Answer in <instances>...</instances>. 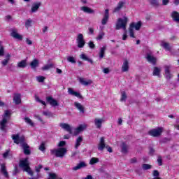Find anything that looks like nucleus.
<instances>
[{"label": "nucleus", "mask_w": 179, "mask_h": 179, "mask_svg": "<svg viewBox=\"0 0 179 179\" xmlns=\"http://www.w3.org/2000/svg\"><path fill=\"white\" fill-rule=\"evenodd\" d=\"M12 138L14 141V143H16L17 145H19V143L21 145V147L24 150V154L27 156H29L31 155V152L30 151V146L27 145V143H24V136H19V134L17 135H13Z\"/></svg>", "instance_id": "obj_1"}, {"label": "nucleus", "mask_w": 179, "mask_h": 179, "mask_svg": "<svg viewBox=\"0 0 179 179\" xmlns=\"http://www.w3.org/2000/svg\"><path fill=\"white\" fill-rule=\"evenodd\" d=\"M19 166L21 169H22V170H24V171H26L27 173H28V174H29V176L33 177V171H31V169H30L29 158L27 157L24 159L20 161Z\"/></svg>", "instance_id": "obj_2"}, {"label": "nucleus", "mask_w": 179, "mask_h": 179, "mask_svg": "<svg viewBox=\"0 0 179 179\" xmlns=\"http://www.w3.org/2000/svg\"><path fill=\"white\" fill-rule=\"evenodd\" d=\"M10 117L9 110H6L3 115V119L0 121V129L3 132H6V124H8V118Z\"/></svg>", "instance_id": "obj_3"}, {"label": "nucleus", "mask_w": 179, "mask_h": 179, "mask_svg": "<svg viewBox=\"0 0 179 179\" xmlns=\"http://www.w3.org/2000/svg\"><path fill=\"white\" fill-rule=\"evenodd\" d=\"M127 23H128V17H123V18H118L117 22L116 23L115 29L120 30V29H122V30H124L125 31L127 30Z\"/></svg>", "instance_id": "obj_4"}, {"label": "nucleus", "mask_w": 179, "mask_h": 179, "mask_svg": "<svg viewBox=\"0 0 179 179\" xmlns=\"http://www.w3.org/2000/svg\"><path fill=\"white\" fill-rule=\"evenodd\" d=\"M67 150L65 148L51 150V155H55L56 157H64L66 155Z\"/></svg>", "instance_id": "obj_5"}, {"label": "nucleus", "mask_w": 179, "mask_h": 179, "mask_svg": "<svg viewBox=\"0 0 179 179\" xmlns=\"http://www.w3.org/2000/svg\"><path fill=\"white\" fill-rule=\"evenodd\" d=\"M149 135L150 136H153L154 138H158V136H161L162 134H163V128L158 127L156 129H152L148 131Z\"/></svg>", "instance_id": "obj_6"}, {"label": "nucleus", "mask_w": 179, "mask_h": 179, "mask_svg": "<svg viewBox=\"0 0 179 179\" xmlns=\"http://www.w3.org/2000/svg\"><path fill=\"white\" fill-rule=\"evenodd\" d=\"M145 59H147L148 62L152 64V65H156L157 62V58L153 56V52H148L146 53Z\"/></svg>", "instance_id": "obj_7"}, {"label": "nucleus", "mask_w": 179, "mask_h": 179, "mask_svg": "<svg viewBox=\"0 0 179 179\" xmlns=\"http://www.w3.org/2000/svg\"><path fill=\"white\" fill-rule=\"evenodd\" d=\"M164 77L166 78V80H170L173 78V74H171V72L170 70L171 69V65H166L164 66Z\"/></svg>", "instance_id": "obj_8"}, {"label": "nucleus", "mask_w": 179, "mask_h": 179, "mask_svg": "<svg viewBox=\"0 0 179 179\" xmlns=\"http://www.w3.org/2000/svg\"><path fill=\"white\" fill-rule=\"evenodd\" d=\"M76 41H77L78 48H83V47H85V44H86V42L83 38V34H79L78 35Z\"/></svg>", "instance_id": "obj_9"}, {"label": "nucleus", "mask_w": 179, "mask_h": 179, "mask_svg": "<svg viewBox=\"0 0 179 179\" xmlns=\"http://www.w3.org/2000/svg\"><path fill=\"white\" fill-rule=\"evenodd\" d=\"M68 93L70 94V96H74L75 97H77L78 99H80L81 100H83V96L80 94V92H78L73 89L69 87L68 88Z\"/></svg>", "instance_id": "obj_10"}, {"label": "nucleus", "mask_w": 179, "mask_h": 179, "mask_svg": "<svg viewBox=\"0 0 179 179\" xmlns=\"http://www.w3.org/2000/svg\"><path fill=\"white\" fill-rule=\"evenodd\" d=\"M87 128V125L86 124H80L76 129H75L74 135H79L80 132H83V131Z\"/></svg>", "instance_id": "obj_11"}, {"label": "nucleus", "mask_w": 179, "mask_h": 179, "mask_svg": "<svg viewBox=\"0 0 179 179\" xmlns=\"http://www.w3.org/2000/svg\"><path fill=\"white\" fill-rule=\"evenodd\" d=\"M46 101L52 106V107H57V106H59L58 101L57 100L54 99L52 96H47L46 97Z\"/></svg>", "instance_id": "obj_12"}, {"label": "nucleus", "mask_w": 179, "mask_h": 179, "mask_svg": "<svg viewBox=\"0 0 179 179\" xmlns=\"http://www.w3.org/2000/svg\"><path fill=\"white\" fill-rule=\"evenodd\" d=\"M108 12H109L108 9L105 10L103 18L101 20V24H103V26L107 24V22H108V19L110 17V14Z\"/></svg>", "instance_id": "obj_13"}, {"label": "nucleus", "mask_w": 179, "mask_h": 179, "mask_svg": "<svg viewBox=\"0 0 179 179\" xmlns=\"http://www.w3.org/2000/svg\"><path fill=\"white\" fill-rule=\"evenodd\" d=\"M59 127H61V128H62V129H64L65 131L69 132V134H70L71 135L72 127H71V125H69V124H66V123H61L59 124Z\"/></svg>", "instance_id": "obj_14"}, {"label": "nucleus", "mask_w": 179, "mask_h": 179, "mask_svg": "<svg viewBox=\"0 0 179 179\" xmlns=\"http://www.w3.org/2000/svg\"><path fill=\"white\" fill-rule=\"evenodd\" d=\"M10 36L11 37H13V38H16L17 40H23V36L17 33V31H16V29L11 30Z\"/></svg>", "instance_id": "obj_15"}, {"label": "nucleus", "mask_w": 179, "mask_h": 179, "mask_svg": "<svg viewBox=\"0 0 179 179\" xmlns=\"http://www.w3.org/2000/svg\"><path fill=\"white\" fill-rule=\"evenodd\" d=\"M74 106L78 110L80 114H85V106L79 102H74Z\"/></svg>", "instance_id": "obj_16"}, {"label": "nucleus", "mask_w": 179, "mask_h": 179, "mask_svg": "<svg viewBox=\"0 0 179 179\" xmlns=\"http://www.w3.org/2000/svg\"><path fill=\"white\" fill-rule=\"evenodd\" d=\"M105 148H106V141L104 140V137H101L100 138L99 143L98 144V150H101V152H102V150H104Z\"/></svg>", "instance_id": "obj_17"}, {"label": "nucleus", "mask_w": 179, "mask_h": 179, "mask_svg": "<svg viewBox=\"0 0 179 179\" xmlns=\"http://www.w3.org/2000/svg\"><path fill=\"white\" fill-rule=\"evenodd\" d=\"M124 5H125V2L119 1L117 6L113 10V13H117V12H120L124 8Z\"/></svg>", "instance_id": "obj_18"}, {"label": "nucleus", "mask_w": 179, "mask_h": 179, "mask_svg": "<svg viewBox=\"0 0 179 179\" xmlns=\"http://www.w3.org/2000/svg\"><path fill=\"white\" fill-rule=\"evenodd\" d=\"M13 101L17 106L20 104V103H22V95H20V94H15Z\"/></svg>", "instance_id": "obj_19"}, {"label": "nucleus", "mask_w": 179, "mask_h": 179, "mask_svg": "<svg viewBox=\"0 0 179 179\" xmlns=\"http://www.w3.org/2000/svg\"><path fill=\"white\" fill-rule=\"evenodd\" d=\"M171 16L173 20L176 23H179V13L177 11H173L171 14Z\"/></svg>", "instance_id": "obj_20"}, {"label": "nucleus", "mask_w": 179, "mask_h": 179, "mask_svg": "<svg viewBox=\"0 0 179 179\" xmlns=\"http://www.w3.org/2000/svg\"><path fill=\"white\" fill-rule=\"evenodd\" d=\"M41 6V2L35 3L32 5L31 8V13H34L38 10V8Z\"/></svg>", "instance_id": "obj_21"}, {"label": "nucleus", "mask_w": 179, "mask_h": 179, "mask_svg": "<svg viewBox=\"0 0 179 179\" xmlns=\"http://www.w3.org/2000/svg\"><path fill=\"white\" fill-rule=\"evenodd\" d=\"M79 82L83 85V86H89L90 85H92L93 83V81L92 80H85V78H80Z\"/></svg>", "instance_id": "obj_22"}, {"label": "nucleus", "mask_w": 179, "mask_h": 179, "mask_svg": "<svg viewBox=\"0 0 179 179\" xmlns=\"http://www.w3.org/2000/svg\"><path fill=\"white\" fill-rule=\"evenodd\" d=\"M103 122H104V119L96 118L94 120V125L98 129H100V128H101Z\"/></svg>", "instance_id": "obj_23"}, {"label": "nucleus", "mask_w": 179, "mask_h": 179, "mask_svg": "<svg viewBox=\"0 0 179 179\" xmlns=\"http://www.w3.org/2000/svg\"><path fill=\"white\" fill-rule=\"evenodd\" d=\"M86 167V163L85 162H81L77 164V166L73 167L72 170L76 171L77 170H80V169H83Z\"/></svg>", "instance_id": "obj_24"}, {"label": "nucleus", "mask_w": 179, "mask_h": 179, "mask_svg": "<svg viewBox=\"0 0 179 179\" xmlns=\"http://www.w3.org/2000/svg\"><path fill=\"white\" fill-rule=\"evenodd\" d=\"M80 10L84 12V13H90V14L94 13V10H93L87 6L80 7Z\"/></svg>", "instance_id": "obj_25"}, {"label": "nucleus", "mask_w": 179, "mask_h": 179, "mask_svg": "<svg viewBox=\"0 0 179 179\" xmlns=\"http://www.w3.org/2000/svg\"><path fill=\"white\" fill-rule=\"evenodd\" d=\"M129 69V63L128 60H124L122 66V72H128Z\"/></svg>", "instance_id": "obj_26"}, {"label": "nucleus", "mask_w": 179, "mask_h": 179, "mask_svg": "<svg viewBox=\"0 0 179 179\" xmlns=\"http://www.w3.org/2000/svg\"><path fill=\"white\" fill-rule=\"evenodd\" d=\"M130 26H133V30L134 29L136 30H140L141 27H142V22L141 21L138 22L137 23L132 22Z\"/></svg>", "instance_id": "obj_27"}, {"label": "nucleus", "mask_w": 179, "mask_h": 179, "mask_svg": "<svg viewBox=\"0 0 179 179\" xmlns=\"http://www.w3.org/2000/svg\"><path fill=\"white\" fill-rule=\"evenodd\" d=\"M161 47H163L167 51H171V47H170V44L169 43H166L164 41L161 42Z\"/></svg>", "instance_id": "obj_28"}, {"label": "nucleus", "mask_w": 179, "mask_h": 179, "mask_svg": "<svg viewBox=\"0 0 179 179\" xmlns=\"http://www.w3.org/2000/svg\"><path fill=\"white\" fill-rule=\"evenodd\" d=\"M30 66L32 69H36L38 66V60L34 59L31 63Z\"/></svg>", "instance_id": "obj_29"}, {"label": "nucleus", "mask_w": 179, "mask_h": 179, "mask_svg": "<svg viewBox=\"0 0 179 179\" xmlns=\"http://www.w3.org/2000/svg\"><path fill=\"white\" fill-rule=\"evenodd\" d=\"M1 173L5 176V177L8 178V177H9V175L8 174V171H6V166H5V164H1Z\"/></svg>", "instance_id": "obj_30"}, {"label": "nucleus", "mask_w": 179, "mask_h": 179, "mask_svg": "<svg viewBox=\"0 0 179 179\" xmlns=\"http://www.w3.org/2000/svg\"><path fill=\"white\" fill-rule=\"evenodd\" d=\"M80 58L81 59H83L84 61H87L90 64H93V60L92 59L87 57V56H86V55H85V53L81 54L80 56Z\"/></svg>", "instance_id": "obj_31"}, {"label": "nucleus", "mask_w": 179, "mask_h": 179, "mask_svg": "<svg viewBox=\"0 0 179 179\" xmlns=\"http://www.w3.org/2000/svg\"><path fill=\"white\" fill-rule=\"evenodd\" d=\"M160 72H162V70L159 67H154L152 73L154 76H158V78H160Z\"/></svg>", "instance_id": "obj_32"}, {"label": "nucleus", "mask_w": 179, "mask_h": 179, "mask_svg": "<svg viewBox=\"0 0 179 179\" xmlns=\"http://www.w3.org/2000/svg\"><path fill=\"white\" fill-rule=\"evenodd\" d=\"M83 141V138H82L81 136H79L76 141V145H75V148L78 149L80 146V143H82Z\"/></svg>", "instance_id": "obj_33"}, {"label": "nucleus", "mask_w": 179, "mask_h": 179, "mask_svg": "<svg viewBox=\"0 0 179 179\" xmlns=\"http://www.w3.org/2000/svg\"><path fill=\"white\" fill-rule=\"evenodd\" d=\"M150 5L154 6L155 8H159L160 6V3H159V0H149Z\"/></svg>", "instance_id": "obj_34"}, {"label": "nucleus", "mask_w": 179, "mask_h": 179, "mask_svg": "<svg viewBox=\"0 0 179 179\" xmlns=\"http://www.w3.org/2000/svg\"><path fill=\"white\" fill-rule=\"evenodd\" d=\"M26 66H27V62L26 60H22L17 64L18 68H26Z\"/></svg>", "instance_id": "obj_35"}, {"label": "nucleus", "mask_w": 179, "mask_h": 179, "mask_svg": "<svg viewBox=\"0 0 179 179\" xmlns=\"http://www.w3.org/2000/svg\"><path fill=\"white\" fill-rule=\"evenodd\" d=\"M121 148H122V150H121L122 153H124V154L128 153V145H127V144H125L124 143H122Z\"/></svg>", "instance_id": "obj_36"}, {"label": "nucleus", "mask_w": 179, "mask_h": 179, "mask_svg": "<svg viewBox=\"0 0 179 179\" xmlns=\"http://www.w3.org/2000/svg\"><path fill=\"white\" fill-rule=\"evenodd\" d=\"M106 47L103 46L101 48L100 52H99V58L100 59H103L104 57V52H106Z\"/></svg>", "instance_id": "obj_37"}, {"label": "nucleus", "mask_w": 179, "mask_h": 179, "mask_svg": "<svg viewBox=\"0 0 179 179\" xmlns=\"http://www.w3.org/2000/svg\"><path fill=\"white\" fill-rule=\"evenodd\" d=\"M99 162H100V160L99 159V158H96V157H92L90 161V164H96V163H99Z\"/></svg>", "instance_id": "obj_38"}, {"label": "nucleus", "mask_w": 179, "mask_h": 179, "mask_svg": "<svg viewBox=\"0 0 179 179\" xmlns=\"http://www.w3.org/2000/svg\"><path fill=\"white\" fill-rule=\"evenodd\" d=\"M129 31L130 37L135 38V35L134 34V25H130Z\"/></svg>", "instance_id": "obj_39"}, {"label": "nucleus", "mask_w": 179, "mask_h": 179, "mask_svg": "<svg viewBox=\"0 0 179 179\" xmlns=\"http://www.w3.org/2000/svg\"><path fill=\"white\" fill-rule=\"evenodd\" d=\"M52 66H54V65L52 64H46L42 67V71H48L49 69H51V68H52Z\"/></svg>", "instance_id": "obj_40"}, {"label": "nucleus", "mask_w": 179, "mask_h": 179, "mask_svg": "<svg viewBox=\"0 0 179 179\" xmlns=\"http://www.w3.org/2000/svg\"><path fill=\"white\" fill-rule=\"evenodd\" d=\"M24 120L25 122H27V124H29V125H31V127H34V123H33L31 118L24 117Z\"/></svg>", "instance_id": "obj_41"}, {"label": "nucleus", "mask_w": 179, "mask_h": 179, "mask_svg": "<svg viewBox=\"0 0 179 179\" xmlns=\"http://www.w3.org/2000/svg\"><path fill=\"white\" fill-rule=\"evenodd\" d=\"M127 93L125 92V91H123L122 92V96H121V99H120V101H127Z\"/></svg>", "instance_id": "obj_42"}, {"label": "nucleus", "mask_w": 179, "mask_h": 179, "mask_svg": "<svg viewBox=\"0 0 179 179\" xmlns=\"http://www.w3.org/2000/svg\"><path fill=\"white\" fill-rule=\"evenodd\" d=\"M68 62H71V64H76V60H75V57L72 56H69L67 57Z\"/></svg>", "instance_id": "obj_43"}, {"label": "nucleus", "mask_w": 179, "mask_h": 179, "mask_svg": "<svg viewBox=\"0 0 179 179\" xmlns=\"http://www.w3.org/2000/svg\"><path fill=\"white\" fill-rule=\"evenodd\" d=\"M143 170H150L152 169V165H149L148 164H143L142 165Z\"/></svg>", "instance_id": "obj_44"}, {"label": "nucleus", "mask_w": 179, "mask_h": 179, "mask_svg": "<svg viewBox=\"0 0 179 179\" xmlns=\"http://www.w3.org/2000/svg\"><path fill=\"white\" fill-rule=\"evenodd\" d=\"M33 21L31 20V19H28L27 20L26 22H25V27H27V29H29V27H30V26H31V22Z\"/></svg>", "instance_id": "obj_45"}, {"label": "nucleus", "mask_w": 179, "mask_h": 179, "mask_svg": "<svg viewBox=\"0 0 179 179\" xmlns=\"http://www.w3.org/2000/svg\"><path fill=\"white\" fill-rule=\"evenodd\" d=\"M3 55H5V48L0 45V57H3Z\"/></svg>", "instance_id": "obj_46"}, {"label": "nucleus", "mask_w": 179, "mask_h": 179, "mask_svg": "<svg viewBox=\"0 0 179 179\" xmlns=\"http://www.w3.org/2000/svg\"><path fill=\"white\" fill-rule=\"evenodd\" d=\"M35 99H36V101H37L38 103H41V104H43V106H46L45 101L40 99L38 96H35Z\"/></svg>", "instance_id": "obj_47"}, {"label": "nucleus", "mask_w": 179, "mask_h": 179, "mask_svg": "<svg viewBox=\"0 0 179 179\" xmlns=\"http://www.w3.org/2000/svg\"><path fill=\"white\" fill-rule=\"evenodd\" d=\"M45 78L44 76H38L36 77V80L39 82L40 83H42L44 82Z\"/></svg>", "instance_id": "obj_48"}, {"label": "nucleus", "mask_w": 179, "mask_h": 179, "mask_svg": "<svg viewBox=\"0 0 179 179\" xmlns=\"http://www.w3.org/2000/svg\"><path fill=\"white\" fill-rule=\"evenodd\" d=\"M103 37H104V32L101 31L99 33V34L96 37V40H102Z\"/></svg>", "instance_id": "obj_49"}, {"label": "nucleus", "mask_w": 179, "mask_h": 179, "mask_svg": "<svg viewBox=\"0 0 179 179\" xmlns=\"http://www.w3.org/2000/svg\"><path fill=\"white\" fill-rule=\"evenodd\" d=\"M10 152V150H6V152L3 154V159H6L9 156V153Z\"/></svg>", "instance_id": "obj_50"}, {"label": "nucleus", "mask_w": 179, "mask_h": 179, "mask_svg": "<svg viewBox=\"0 0 179 179\" xmlns=\"http://www.w3.org/2000/svg\"><path fill=\"white\" fill-rule=\"evenodd\" d=\"M157 163H158L159 166H163V159H162L161 156L158 157Z\"/></svg>", "instance_id": "obj_51"}, {"label": "nucleus", "mask_w": 179, "mask_h": 179, "mask_svg": "<svg viewBox=\"0 0 179 179\" xmlns=\"http://www.w3.org/2000/svg\"><path fill=\"white\" fill-rule=\"evenodd\" d=\"M43 169V165L39 164L37 166H35V170L36 171V173H40V170Z\"/></svg>", "instance_id": "obj_52"}, {"label": "nucleus", "mask_w": 179, "mask_h": 179, "mask_svg": "<svg viewBox=\"0 0 179 179\" xmlns=\"http://www.w3.org/2000/svg\"><path fill=\"white\" fill-rule=\"evenodd\" d=\"M8 64H9V60H8L6 59L1 61V64L3 66H6V65H8Z\"/></svg>", "instance_id": "obj_53"}, {"label": "nucleus", "mask_w": 179, "mask_h": 179, "mask_svg": "<svg viewBox=\"0 0 179 179\" xmlns=\"http://www.w3.org/2000/svg\"><path fill=\"white\" fill-rule=\"evenodd\" d=\"M65 145H66V142L62 141H60L58 144V147L59 148H64V146H65Z\"/></svg>", "instance_id": "obj_54"}, {"label": "nucleus", "mask_w": 179, "mask_h": 179, "mask_svg": "<svg viewBox=\"0 0 179 179\" xmlns=\"http://www.w3.org/2000/svg\"><path fill=\"white\" fill-rule=\"evenodd\" d=\"M34 118H36L37 120H38V121H40V122H42L43 124L44 123V121L43 120L41 117H40V115H34Z\"/></svg>", "instance_id": "obj_55"}, {"label": "nucleus", "mask_w": 179, "mask_h": 179, "mask_svg": "<svg viewBox=\"0 0 179 179\" xmlns=\"http://www.w3.org/2000/svg\"><path fill=\"white\" fill-rule=\"evenodd\" d=\"M39 150L41 152H44V150H45V146L44 145V143L41 144L39 146Z\"/></svg>", "instance_id": "obj_56"}, {"label": "nucleus", "mask_w": 179, "mask_h": 179, "mask_svg": "<svg viewBox=\"0 0 179 179\" xmlns=\"http://www.w3.org/2000/svg\"><path fill=\"white\" fill-rule=\"evenodd\" d=\"M152 174H153L154 177H159V176H160V173H159V171H157V170H154Z\"/></svg>", "instance_id": "obj_57"}, {"label": "nucleus", "mask_w": 179, "mask_h": 179, "mask_svg": "<svg viewBox=\"0 0 179 179\" xmlns=\"http://www.w3.org/2000/svg\"><path fill=\"white\" fill-rule=\"evenodd\" d=\"M17 173H19V169H17V167L15 166L14 169V171L13 172V175L16 176V174H17Z\"/></svg>", "instance_id": "obj_58"}, {"label": "nucleus", "mask_w": 179, "mask_h": 179, "mask_svg": "<svg viewBox=\"0 0 179 179\" xmlns=\"http://www.w3.org/2000/svg\"><path fill=\"white\" fill-rule=\"evenodd\" d=\"M88 30H89L88 34H94V29L93 28L90 27V28L88 29Z\"/></svg>", "instance_id": "obj_59"}, {"label": "nucleus", "mask_w": 179, "mask_h": 179, "mask_svg": "<svg viewBox=\"0 0 179 179\" xmlns=\"http://www.w3.org/2000/svg\"><path fill=\"white\" fill-rule=\"evenodd\" d=\"M5 20H6V22H9V20H12V16H10V15H6V16L5 17Z\"/></svg>", "instance_id": "obj_60"}, {"label": "nucleus", "mask_w": 179, "mask_h": 179, "mask_svg": "<svg viewBox=\"0 0 179 179\" xmlns=\"http://www.w3.org/2000/svg\"><path fill=\"white\" fill-rule=\"evenodd\" d=\"M170 141H171V139L164 138V139L162 140V143H166V142H170Z\"/></svg>", "instance_id": "obj_61"}, {"label": "nucleus", "mask_w": 179, "mask_h": 179, "mask_svg": "<svg viewBox=\"0 0 179 179\" xmlns=\"http://www.w3.org/2000/svg\"><path fill=\"white\" fill-rule=\"evenodd\" d=\"M89 47H90V48H92V49L94 48V47H95L94 43H93V42H92V41H90Z\"/></svg>", "instance_id": "obj_62"}, {"label": "nucleus", "mask_w": 179, "mask_h": 179, "mask_svg": "<svg viewBox=\"0 0 179 179\" xmlns=\"http://www.w3.org/2000/svg\"><path fill=\"white\" fill-rule=\"evenodd\" d=\"M26 43L27 44H28V45H31V44H33V42L31 41V40L27 38L26 39Z\"/></svg>", "instance_id": "obj_63"}, {"label": "nucleus", "mask_w": 179, "mask_h": 179, "mask_svg": "<svg viewBox=\"0 0 179 179\" xmlns=\"http://www.w3.org/2000/svg\"><path fill=\"white\" fill-rule=\"evenodd\" d=\"M103 73H110V69H108V68H105L103 69Z\"/></svg>", "instance_id": "obj_64"}]
</instances>
